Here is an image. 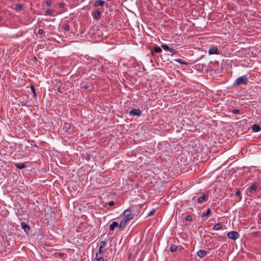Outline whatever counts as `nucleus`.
<instances>
[{"label": "nucleus", "mask_w": 261, "mask_h": 261, "mask_svg": "<svg viewBox=\"0 0 261 261\" xmlns=\"http://www.w3.org/2000/svg\"><path fill=\"white\" fill-rule=\"evenodd\" d=\"M261 190V185L257 182H253L247 189V192H249L250 194H254L257 192Z\"/></svg>", "instance_id": "nucleus-1"}, {"label": "nucleus", "mask_w": 261, "mask_h": 261, "mask_svg": "<svg viewBox=\"0 0 261 261\" xmlns=\"http://www.w3.org/2000/svg\"><path fill=\"white\" fill-rule=\"evenodd\" d=\"M248 82V78L247 75H242L237 79L233 82L234 86H238L241 85H246Z\"/></svg>", "instance_id": "nucleus-2"}, {"label": "nucleus", "mask_w": 261, "mask_h": 261, "mask_svg": "<svg viewBox=\"0 0 261 261\" xmlns=\"http://www.w3.org/2000/svg\"><path fill=\"white\" fill-rule=\"evenodd\" d=\"M227 236L229 239L235 241L239 238L240 234L236 231H231L227 233Z\"/></svg>", "instance_id": "nucleus-3"}, {"label": "nucleus", "mask_w": 261, "mask_h": 261, "mask_svg": "<svg viewBox=\"0 0 261 261\" xmlns=\"http://www.w3.org/2000/svg\"><path fill=\"white\" fill-rule=\"evenodd\" d=\"M142 114V111L140 109H133L129 112L130 116L139 117Z\"/></svg>", "instance_id": "nucleus-4"}, {"label": "nucleus", "mask_w": 261, "mask_h": 261, "mask_svg": "<svg viewBox=\"0 0 261 261\" xmlns=\"http://www.w3.org/2000/svg\"><path fill=\"white\" fill-rule=\"evenodd\" d=\"M21 227L24 230L26 233L28 234L30 232L31 228L25 222H22L21 223Z\"/></svg>", "instance_id": "nucleus-5"}, {"label": "nucleus", "mask_w": 261, "mask_h": 261, "mask_svg": "<svg viewBox=\"0 0 261 261\" xmlns=\"http://www.w3.org/2000/svg\"><path fill=\"white\" fill-rule=\"evenodd\" d=\"M208 54L210 55H218L219 54V51L218 49V48L216 46H213L210 48L208 50Z\"/></svg>", "instance_id": "nucleus-6"}, {"label": "nucleus", "mask_w": 261, "mask_h": 261, "mask_svg": "<svg viewBox=\"0 0 261 261\" xmlns=\"http://www.w3.org/2000/svg\"><path fill=\"white\" fill-rule=\"evenodd\" d=\"M128 222L126 221L124 219H122L120 224L119 225V227L120 230L122 231L124 229L126 226L128 224Z\"/></svg>", "instance_id": "nucleus-7"}, {"label": "nucleus", "mask_w": 261, "mask_h": 261, "mask_svg": "<svg viewBox=\"0 0 261 261\" xmlns=\"http://www.w3.org/2000/svg\"><path fill=\"white\" fill-rule=\"evenodd\" d=\"M101 13L99 10H96L94 12L93 14H92V16L94 19L96 20H98L101 17Z\"/></svg>", "instance_id": "nucleus-8"}, {"label": "nucleus", "mask_w": 261, "mask_h": 261, "mask_svg": "<svg viewBox=\"0 0 261 261\" xmlns=\"http://www.w3.org/2000/svg\"><path fill=\"white\" fill-rule=\"evenodd\" d=\"M207 251L204 250H199L197 252V255L200 258H202L206 255Z\"/></svg>", "instance_id": "nucleus-9"}, {"label": "nucleus", "mask_w": 261, "mask_h": 261, "mask_svg": "<svg viewBox=\"0 0 261 261\" xmlns=\"http://www.w3.org/2000/svg\"><path fill=\"white\" fill-rule=\"evenodd\" d=\"M123 215L126 216H128L132 218H133V215L132 214V212L130 208H127L123 212Z\"/></svg>", "instance_id": "nucleus-10"}, {"label": "nucleus", "mask_w": 261, "mask_h": 261, "mask_svg": "<svg viewBox=\"0 0 261 261\" xmlns=\"http://www.w3.org/2000/svg\"><path fill=\"white\" fill-rule=\"evenodd\" d=\"M252 129L254 132H258L261 130V126L257 124H254L252 125Z\"/></svg>", "instance_id": "nucleus-11"}, {"label": "nucleus", "mask_w": 261, "mask_h": 261, "mask_svg": "<svg viewBox=\"0 0 261 261\" xmlns=\"http://www.w3.org/2000/svg\"><path fill=\"white\" fill-rule=\"evenodd\" d=\"M119 226V225L117 222L114 221L110 225V230L112 231H113L114 230L115 228L116 227H118Z\"/></svg>", "instance_id": "nucleus-12"}, {"label": "nucleus", "mask_w": 261, "mask_h": 261, "mask_svg": "<svg viewBox=\"0 0 261 261\" xmlns=\"http://www.w3.org/2000/svg\"><path fill=\"white\" fill-rule=\"evenodd\" d=\"M104 4H105V1H104L98 0V1H96L94 3V7H98V6L103 7L104 6Z\"/></svg>", "instance_id": "nucleus-13"}, {"label": "nucleus", "mask_w": 261, "mask_h": 261, "mask_svg": "<svg viewBox=\"0 0 261 261\" xmlns=\"http://www.w3.org/2000/svg\"><path fill=\"white\" fill-rule=\"evenodd\" d=\"M14 165L19 169H22L26 167V165L24 163H15Z\"/></svg>", "instance_id": "nucleus-14"}, {"label": "nucleus", "mask_w": 261, "mask_h": 261, "mask_svg": "<svg viewBox=\"0 0 261 261\" xmlns=\"http://www.w3.org/2000/svg\"><path fill=\"white\" fill-rule=\"evenodd\" d=\"M222 228V225L220 223H217L216 224H215L213 228V230H220Z\"/></svg>", "instance_id": "nucleus-15"}, {"label": "nucleus", "mask_w": 261, "mask_h": 261, "mask_svg": "<svg viewBox=\"0 0 261 261\" xmlns=\"http://www.w3.org/2000/svg\"><path fill=\"white\" fill-rule=\"evenodd\" d=\"M94 261H104V258L102 255L98 256V253H96V257L94 258Z\"/></svg>", "instance_id": "nucleus-16"}, {"label": "nucleus", "mask_w": 261, "mask_h": 261, "mask_svg": "<svg viewBox=\"0 0 261 261\" xmlns=\"http://www.w3.org/2000/svg\"><path fill=\"white\" fill-rule=\"evenodd\" d=\"M175 62H178V63H179L181 64H184V65H188V62L183 60L182 59H176L174 60Z\"/></svg>", "instance_id": "nucleus-17"}, {"label": "nucleus", "mask_w": 261, "mask_h": 261, "mask_svg": "<svg viewBox=\"0 0 261 261\" xmlns=\"http://www.w3.org/2000/svg\"><path fill=\"white\" fill-rule=\"evenodd\" d=\"M211 213V210L210 208H208L206 211L205 213H203L201 215V216L202 217H208L210 214Z\"/></svg>", "instance_id": "nucleus-18"}, {"label": "nucleus", "mask_w": 261, "mask_h": 261, "mask_svg": "<svg viewBox=\"0 0 261 261\" xmlns=\"http://www.w3.org/2000/svg\"><path fill=\"white\" fill-rule=\"evenodd\" d=\"M177 246L176 245L172 244L170 248V251L172 252H175L177 250Z\"/></svg>", "instance_id": "nucleus-19"}, {"label": "nucleus", "mask_w": 261, "mask_h": 261, "mask_svg": "<svg viewBox=\"0 0 261 261\" xmlns=\"http://www.w3.org/2000/svg\"><path fill=\"white\" fill-rule=\"evenodd\" d=\"M23 5L21 4H17L15 6V9L17 11L21 10L23 9Z\"/></svg>", "instance_id": "nucleus-20"}, {"label": "nucleus", "mask_w": 261, "mask_h": 261, "mask_svg": "<svg viewBox=\"0 0 261 261\" xmlns=\"http://www.w3.org/2000/svg\"><path fill=\"white\" fill-rule=\"evenodd\" d=\"M207 197H199V198L198 199V202H202L203 201H205L207 200Z\"/></svg>", "instance_id": "nucleus-21"}, {"label": "nucleus", "mask_w": 261, "mask_h": 261, "mask_svg": "<svg viewBox=\"0 0 261 261\" xmlns=\"http://www.w3.org/2000/svg\"><path fill=\"white\" fill-rule=\"evenodd\" d=\"M106 246H107L106 242H105L104 241H102L100 242L99 247L103 248L106 247Z\"/></svg>", "instance_id": "nucleus-22"}, {"label": "nucleus", "mask_w": 261, "mask_h": 261, "mask_svg": "<svg viewBox=\"0 0 261 261\" xmlns=\"http://www.w3.org/2000/svg\"><path fill=\"white\" fill-rule=\"evenodd\" d=\"M154 51L156 52V53H160L162 51V49H161V47H160V46H156L154 47Z\"/></svg>", "instance_id": "nucleus-23"}, {"label": "nucleus", "mask_w": 261, "mask_h": 261, "mask_svg": "<svg viewBox=\"0 0 261 261\" xmlns=\"http://www.w3.org/2000/svg\"><path fill=\"white\" fill-rule=\"evenodd\" d=\"M155 210H152L151 211H150L149 212V213L148 214V217H151L153 215H154V214H155Z\"/></svg>", "instance_id": "nucleus-24"}, {"label": "nucleus", "mask_w": 261, "mask_h": 261, "mask_svg": "<svg viewBox=\"0 0 261 261\" xmlns=\"http://www.w3.org/2000/svg\"><path fill=\"white\" fill-rule=\"evenodd\" d=\"M185 220L186 221H192V217L190 215H188L185 218Z\"/></svg>", "instance_id": "nucleus-25"}, {"label": "nucleus", "mask_w": 261, "mask_h": 261, "mask_svg": "<svg viewBox=\"0 0 261 261\" xmlns=\"http://www.w3.org/2000/svg\"><path fill=\"white\" fill-rule=\"evenodd\" d=\"M54 13V10L52 9H47L46 11V14L47 15H51Z\"/></svg>", "instance_id": "nucleus-26"}, {"label": "nucleus", "mask_w": 261, "mask_h": 261, "mask_svg": "<svg viewBox=\"0 0 261 261\" xmlns=\"http://www.w3.org/2000/svg\"><path fill=\"white\" fill-rule=\"evenodd\" d=\"M161 47L162 48L164 49V50H169V47L166 45V44H162L161 45Z\"/></svg>", "instance_id": "nucleus-27"}, {"label": "nucleus", "mask_w": 261, "mask_h": 261, "mask_svg": "<svg viewBox=\"0 0 261 261\" xmlns=\"http://www.w3.org/2000/svg\"><path fill=\"white\" fill-rule=\"evenodd\" d=\"M31 91H32V92L34 93V96H36V91H35V88L33 85L31 86Z\"/></svg>", "instance_id": "nucleus-28"}, {"label": "nucleus", "mask_w": 261, "mask_h": 261, "mask_svg": "<svg viewBox=\"0 0 261 261\" xmlns=\"http://www.w3.org/2000/svg\"><path fill=\"white\" fill-rule=\"evenodd\" d=\"M133 218L128 217V216H124V218H123V219H124L125 220H126V221L127 222H129L131 219H132Z\"/></svg>", "instance_id": "nucleus-29"}, {"label": "nucleus", "mask_w": 261, "mask_h": 261, "mask_svg": "<svg viewBox=\"0 0 261 261\" xmlns=\"http://www.w3.org/2000/svg\"><path fill=\"white\" fill-rule=\"evenodd\" d=\"M133 218L128 217V216H124V218H123V219H124L125 220H126V221L127 222H129L131 219H132Z\"/></svg>", "instance_id": "nucleus-30"}, {"label": "nucleus", "mask_w": 261, "mask_h": 261, "mask_svg": "<svg viewBox=\"0 0 261 261\" xmlns=\"http://www.w3.org/2000/svg\"><path fill=\"white\" fill-rule=\"evenodd\" d=\"M63 29L68 32L70 30V27L68 25H65L63 26Z\"/></svg>", "instance_id": "nucleus-31"}, {"label": "nucleus", "mask_w": 261, "mask_h": 261, "mask_svg": "<svg viewBox=\"0 0 261 261\" xmlns=\"http://www.w3.org/2000/svg\"><path fill=\"white\" fill-rule=\"evenodd\" d=\"M65 128L67 129V130H69L70 128H71V125L69 123H66L65 125Z\"/></svg>", "instance_id": "nucleus-32"}, {"label": "nucleus", "mask_w": 261, "mask_h": 261, "mask_svg": "<svg viewBox=\"0 0 261 261\" xmlns=\"http://www.w3.org/2000/svg\"><path fill=\"white\" fill-rule=\"evenodd\" d=\"M104 251L103 250V248L99 247L98 251L97 252L98 254H101V255L103 253Z\"/></svg>", "instance_id": "nucleus-33"}, {"label": "nucleus", "mask_w": 261, "mask_h": 261, "mask_svg": "<svg viewBox=\"0 0 261 261\" xmlns=\"http://www.w3.org/2000/svg\"><path fill=\"white\" fill-rule=\"evenodd\" d=\"M51 0H47L45 2V4L47 6L49 7L51 5Z\"/></svg>", "instance_id": "nucleus-34"}, {"label": "nucleus", "mask_w": 261, "mask_h": 261, "mask_svg": "<svg viewBox=\"0 0 261 261\" xmlns=\"http://www.w3.org/2000/svg\"><path fill=\"white\" fill-rule=\"evenodd\" d=\"M232 113L233 114H240V111L238 109H233L232 111Z\"/></svg>", "instance_id": "nucleus-35"}, {"label": "nucleus", "mask_w": 261, "mask_h": 261, "mask_svg": "<svg viewBox=\"0 0 261 261\" xmlns=\"http://www.w3.org/2000/svg\"><path fill=\"white\" fill-rule=\"evenodd\" d=\"M20 105L23 107H25V106H27V102L23 100V101L20 100Z\"/></svg>", "instance_id": "nucleus-36"}, {"label": "nucleus", "mask_w": 261, "mask_h": 261, "mask_svg": "<svg viewBox=\"0 0 261 261\" xmlns=\"http://www.w3.org/2000/svg\"><path fill=\"white\" fill-rule=\"evenodd\" d=\"M114 204H115V202H114L113 201H111L109 202V203H108V205H109L110 206H113Z\"/></svg>", "instance_id": "nucleus-37"}, {"label": "nucleus", "mask_w": 261, "mask_h": 261, "mask_svg": "<svg viewBox=\"0 0 261 261\" xmlns=\"http://www.w3.org/2000/svg\"><path fill=\"white\" fill-rule=\"evenodd\" d=\"M38 33L40 35H42L44 34V30L42 29H40L39 30H38Z\"/></svg>", "instance_id": "nucleus-38"}, {"label": "nucleus", "mask_w": 261, "mask_h": 261, "mask_svg": "<svg viewBox=\"0 0 261 261\" xmlns=\"http://www.w3.org/2000/svg\"><path fill=\"white\" fill-rule=\"evenodd\" d=\"M169 50L171 53L176 52V50H175L174 48H169Z\"/></svg>", "instance_id": "nucleus-39"}, {"label": "nucleus", "mask_w": 261, "mask_h": 261, "mask_svg": "<svg viewBox=\"0 0 261 261\" xmlns=\"http://www.w3.org/2000/svg\"><path fill=\"white\" fill-rule=\"evenodd\" d=\"M57 91L58 92H60V93H61L62 91H61V87L60 86H59L57 89Z\"/></svg>", "instance_id": "nucleus-40"}, {"label": "nucleus", "mask_w": 261, "mask_h": 261, "mask_svg": "<svg viewBox=\"0 0 261 261\" xmlns=\"http://www.w3.org/2000/svg\"><path fill=\"white\" fill-rule=\"evenodd\" d=\"M85 89H87L89 88L88 84L84 85L83 87Z\"/></svg>", "instance_id": "nucleus-41"}, {"label": "nucleus", "mask_w": 261, "mask_h": 261, "mask_svg": "<svg viewBox=\"0 0 261 261\" xmlns=\"http://www.w3.org/2000/svg\"><path fill=\"white\" fill-rule=\"evenodd\" d=\"M240 193H241V191L240 190H238V191H237L236 192V196H239Z\"/></svg>", "instance_id": "nucleus-42"}, {"label": "nucleus", "mask_w": 261, "mask_h": 261, "mask_svg": "<svg viewBox=\"0 0 261 261\" xmlns=\"http://www.w3.org/2000/svg\"><path fill=\"white\" fill-rule=\"evenodd\" d=\"M59 7L60 8H63L64 7V4L62 3L59 4Z\"/></svg>", "instance_id": "nucleus-43"}, {"label": "nucleus", "mask_w": 261, "mask_h": 261, "mask_svg": "<svg viewBox=\"0 0 261 261\" xmlns=\"http://www.w3.org/2000/svg\"><path fill=\"white\" fill-rule=\"evenodd\" d=\"M31 146H32V147H37V145L35 143H34V144L32 143V144H31Z\"/></svg>", "instance_id": "nucleus-44"}, {"label": "nucleus", "mask_w": 261, "mask_h": 261, "mask_svg": "<svg viewBox=\"0 0 261 261\" xmlns=\"http://www.w3.org/2000/svg\"><path fill=\"white\" fill-rule=\"evenodd\" d=\"M258 217H259V219L261 221V213L258 214Z\"/></svg>", "instance_id": "nucleus-45"}, {"label": "nucleus", "mask_w": 261, "mask_h": 261, "mask_svg": "<svg viewBox=\"0 0 261 261\" xmlns=\"http://www.w3.org/2000/svg\"><path fill=\"white\" fill-rule=\"evenodd\" d=\"M103 178H108V177H103ZM106 179H105L104 181H106Z\"/></svg>", "instance_id": "nucleus-46"}, {"label": "nucleus", "mask_w": 261, "mask_h": 261, "mask_svg": "<svg viewBox=\"0 0 261 261\" xmlns=\"http://www.w3.org/2000/svg\"><path fill=\"white\" fill-rule=\"evenodd\" d=\"M2 20V17H0V21Z\"/></svg>", "instance_id": "nucleus-47"}]
</instances>
